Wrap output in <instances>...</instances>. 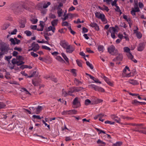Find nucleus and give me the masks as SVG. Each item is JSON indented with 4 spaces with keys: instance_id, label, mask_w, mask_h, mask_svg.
Wrapping results in <instances>:
<instances>
[{
    "instance_id": "43",
    "label": "nucleus",
    "mask_w": 146,
    "mask_h": 146,
    "mask_svg": "<svg viewBox=\"0 0 146 146\" xmlns=\"http://www.w3.org/2000/svg\"><path fill=\"white\" fill-rule=\"evenodd\" d=\"M95 129L97 131L99 132L98 134H100L101 133H102L104 134H106L105 132L103 130H101L99 129L98 128H96Z\"/></svg>"
},
{
    "instance_id": "44",
    "label": "nucleus",
    "mask_w": 146,
    "mask_h": 146,
    "mask_svg": "<svg viewBox=\"0 0 146 146\" xmlns=\"http://www.w3.org/2000/svg\"><path fill=\"white\" fill-rule=\"evenodd\" d=\"M5 77L6 79H10V73L9 72L6 71V74L5 76Z\"/></svg>"
},
{
    "instance_id": "28",
    "label": "nucleus",
    "mask_w": 146,
    "mask_h": 146,
    "mask_svg": "<svg viewBox=\"0 0 146 146\" xmlns=\"http://www.w3.org/2000/svg\"><path fill=\"white\" fill-rule=\"evenodd\" d=\"M92 101H91L89 99H87L85 101V104L86 106H88L90 104H92Z\"/></svg>"
},
{
    "instance_id": "54",
    "label": "nucleus",
    "mask_w": 146,
    "mask_h": 146,
    "mask_svg": "<svg viewBox=\"0 0 146 146\" xmlns=\"http://www.w3.org/2000/svg\"><path fill=\"white\" fill-rule=\"evenodd\" d=\"M14 64H12L11 63L10 64H9V68L11 70H12L14 69L15 70H16L17 69L16 68H14Z\"/></svg>"
},
{
    "instance_id": "13",
    "label": "nucleus",
    "mask_w": 146,
    "mask_h": 146,
    "mask_svg": "<svg viewBox=\"0 0 146 146\" xmlns=\"http://www.w3.org/2000/svg\"><path fill=\"white\" fill-rule=\"evenodd\" d=\"M145 48V45L144 43H141L139 44L137 47V50L139 51H141L143 50Z\"/></svg>"
},
{
    "instance_id": "48",
    "label": "nucleus",
    "mask_w": 146,
    "mask_h": 146,
    "mask_svg": "<svg viewBox=\"0 0 146 146\" xmlns=\"http://www.w3.org/2000/svg\"><path fill=\"white\" fill-rule=\"evenodd\" d=\"M103 1L106 2L107 4L108 5L110 4V2L111 4L112 2H113L112 1V0H103Z\"/></svg>"
},
{
    "instance_id": "15",
    "label": "nucleus",
    "mask_w": 146,
    "mask_h": 146,
    "mask_svg": "<svg viewBox=\"0 0 146 146\" xmlns=\"http://www.w3.org/2000/svg\"><path fill=\"white\" fill-rule=\"evenodd\" d=\"M111 118L115 121L117 123H119L120 122V119L117 116H116L115 115H112L111 116Z\"/></svg>"
},
{
    "instance_id": "47",
    "label": "nucleus",
    "mask_w": 146,
    "mask_h": 146,
    "mask_svg": "<svg viewBox=\"0 0 146 146\" xmlns=\"http://www.w3.org/2000/svg\"><path fill=\"white\" fill-rule=\"evenodd\" d=\"M33 84L35 86H38L39 84V83L38 81H35L33 80H32V81Z\"/></svg>"
},
{
    "instance_id": "11",
    "label": "nucleus",
    "mask_w": 146,
    "mask_h": 146,
    "mask_svg": "<svg viewBox=\"0 0 146 146\" xmlns=\"http://www.w3.org/2000/svg\"><path fill=\"white\" fill-rule=\"evenodd\" d=\"M31 47L33 49V51L36 52L38 50L39 48V46L38 44H36L35 42H33L31 45Z\"/></svg>"
},
{
    "instance_id": "23",
    "label": "nucleus",
    "mask_w": 146,
    "mask_h": 146,
    "mask_svg": "<svg viewBox=\"0 0 146 146\" xmlns=\"http://www.w3.org/2000/svg\"><path fill=\"white\" fill-rule=\"evenodd\" d=\"M122 59L123 56L122 54H119L116 58L113 59V60L115 61L116 60H117L119 61H121Z\"/></svg>"
},
{
    "instance_id": "30",
    "label": "nucleus",
    "mask_w": 146,
    "mask_h": 146,
    "mask_svg": "<svg viewBox=\"0 0 146 146\" xmlns=\"http://www.w3.org/2000/svg\"><path fill=\"white\" fill-rule=\"evenodd\" d=\"M99 19H100L103 22H105L106 20L105 15L103 14H102Z\"/></svg>"
},
{
    "instance_id": "29",
    "label": "nucleus",
    "mask_w": 146,
    "mask_h": 146,
    "mask_svg": "<svg viewBox=\"0 0 146 146\" xmlns=\"http://www.w3.org/2000/svg\"><path fill=\"white\" fill-rule=\"evenodd\" d=\"M58 20L57 19H54L51 22L52 25V26H56L58 23Z\"/></svg>"
},
{
    "instance_id": "42",
    "label": "nucleus",
    "mask_w": 146,
    "mask_h": 146,
    "mask_svg": "<svg viewBox=\"0 0 146 146\" xmlns=\"http://www.w3.org/2000/svg\"><path fill=\"white\" fill-rule=\"evenodd\" d=\"M87 65L91 69H93V67L92 65L90 63L89 61H87L86 62Z\"/></svg>"
},
{
    "instance_id": "41",
    "label": "nucleus",
    "mask_w": 146,
    "mask_h": 146,
    "mask_svg": "<svg viewBox=\"0 0 146 146\" xmlns=\"http://www.w3.org/2000/svg\"><path fill=\"white\" fill-rule=\"evenodd\" d=\"M20 68H21L23 69L24 68H29L30 69H31L32 67L31 66H28L27 65H22L21 66Z\"/></svg>"
},
{
    "instance_id": "24",
    "label": "nucleus",
    "mask_w": 146,
    "mask_h": 146,
    "mask_svg": "<svg viewBox=\"0 0 146 146\" xmlns=\"http://www.w3.org/2000/svg\"><path fill=\"white\" fill-rule=\"evenodd\" d=\"M62 95L65 97L68 95L72 96V94L69 93L68 92H67L66 91H65L64 89L62 90Z\"/></svg>"
},
{
    "instance_id": "56",
    "label": "nucleus",
    "mask_w": 146,
    "mask_h": 146,
    "mask_svg": "<svg viewBox=\"0 0 146 146\" xmlns=\"http://www.w3.org/2000/svg\"><path fill=\"white\" fill-rule=\"evenodd\" d=\"M106 124H110L111 125H113L115 123V122L113 121H111L108 120L106 121L105 122Z\"/></svg>"
},
{
    "instance_id": "39",
    "label": "nucleus",
    "mask_w": 146,
    "mask_h": 146,
    "mask_svg": "<svg viewBox=\"0 0 146 146\" xmlns=\"http://www.w3.org/2000/svg\"><path fill=\"white\" fill-rule=\"evenodd\" d=\"M6 106L5 104L3 102H0V109L4 108Z\"/></svg>"
},
{
    "instance_id": "38",
    "label": "nucleus",
    "mask_w": 146,
    "mask_h": 146,
    "mask_svg": "<svg viewBox=\"0 0 146 146\" xmlns=\"http://www.w3.org/2000/svg\"><path fill=\"white\" fill-rule=\"evenodd\" d=\"M27 3H24L22 5V7L26 9V10H29V8L27 6Z\"/></svg>"
},
{
    "instance_id": "51",
    "label": "nucleus",
    "mask_w": 146,
    "mask_h": 146,
    "mask_svg": "<svg viewBox=\"0 0 146 146\" xmlns=\"http://www.w3.org/2000/svg\"><path fill=\"white\" fill-rule=\"evenodd\" d=\"M17 60H18V61L20 62L21 61H22L23 60V58L21 56H17Z\"/></svg>"
},
{
    "instance_id": "36",
    "label": "nucleus",
    "mask_w": 146,
    "mask_h": 146,
    "mask_svg": "<svg viewBox=\"0 0 146 146\" xmlns=\"http://www.w3.org/2000/svg\"><path fill=\"white\" fill-rule=\"evenodd\" d=\"M62 55L65 60L67 62H68L69 60L68 58L67 57L66 55L64 53H61Z\"/></svg>"
},
{
    "instance_id": "10",
    "label": "nucleus",
    "mask_w": 146,
    "mask_h": 146,
    "mask_svg": "<svg viewBox=\"0 0 146 146\" xmlns=\"http://www.w3.org/2000/svg\"><path fill=\"white\" fill-rule=\"evenodd\" d=\"M11 62L14 65L17 64V66H20L24 63V62L23 61L19 62L15 58H13Z\"/></svg>"
},
{
    "instance_id": "3",
    "label": "nucleus",
    "mask_w": 146,
    "mask_h": 146,
    "mask_svg": "<svg viewBox=\"0 0 146 146\" xmlns=\"http://www.w3.org/2000/svg\"><path fill=\"white\" fill-rule=\"evenodd\" d=\"M80 106V103L78 98L76 97L73 100V107L74 108H77Z\"/></svg>"
},
{
    "instance_id": "34",
    "label": "nucleus",
    "mask_w": 146,
    "mask_h": 146,
    "mask_svg": "<svg viewBox=\"0 0 146 146\" xmlns=\"http://www.w3.org/2000/svg\"><path fill=\"white\" fill-rule=\"evenodd\" d=\"M123 50L124 52H126L128 53L130 52V50L129 48L128 47H125L123 48Z\"/></svg>"
},
{
    "instance_id": "32",
    "label": "nucleus",
    "mask_w": 146,
    "mask_h": 146,
    "mask_svg": "<svg viewBox=\"0 0 146 146\" xmlns=\"http://www.w3.org/2000/svg\"><path fill=\"white\" fill-rule=\"evenodd\" d=\"M55 28L54 27H52V26H49L48 28L47 29V31H52L53 33H54L55 31Z\"/></svg>"
},
{
    "instance_id": "19",
    "label": "nucleus",
    "mask_w": 146,
    "mask_h": 146,
    "mask_svg": "<svg viewBox=\"0 0 146 146\" xmlns=\"http://www.w3.org/2000/svg\"><path fill=\"white\" fill-rule=\"evenodd\" d=\"M99 8L102 11H106L107 12H108L109 11V9L108 7L104 5L103 7H99Z\"/></svg>"
},
{
    "instance_id": "6",
    "label": "nucleus",
    "mask_w": 146,
    "mask_h": 146,
    "mask_svg": "<svg viewBox=\"0 0 146 146\" xmlns=\"http://www.w3.org/2000/svg\"><path fill=\"white\" fill-rule=\"evenodd\" d=\"M83 89V88L81 87L72 88L70 89V90L68 91V92L69 93L72 94V93L78 92L82 90Z\"/></svg>"
},
{
    "instance_id": "35",
    "label": "nucleus",
    "mask_w": 146,
    "mask_h": 146,
    "mask_svg": "<svg viewBox=\"0 0 146 146\" xmlns=\"http://www.w3.org/2000/svg\"><path fill=\"white\" fill-rule=\"evenodd\" d=\"M65 13H64V17L62 19V20L63 21L66 20L69 16H71L72 15L71 14L68 13L67 15L66 16Z\"/></svg>"
},
{
    "instance_id": "12",
    "label": "nucleus",
    "mask_w": 146,
    "mask_h": 146,
    "mask_svg": "<svg viewBox=\"0 0 146 146\" xmlns=\"http://www.w3.org/2000/svg\"><path fill=\"white\" fill-rule=\"evenodd\" d=\"M136 28V29L133 30L134 33L136 34L137 37L138 38L140 39L142 36V34L140 32L137 31L138 30V27H137Z\"/></svg>"
},
{
    "instance_id": "1",
    "label": "nucleus",
    "mask_w": 146,
    "mask_h": 146,
    "mask_svg": "<svg viewBox=\"0 0 146 146\" xmlns=\"http://www.w3.org/2000/svg\"><path fill=\"white\" fill-rule=\"evenodd\" d=\"M108 52L112 55H115L118 52L117 50L113 45H111L108 47Z\"/></svg>"
},
{
    "instance_id": "22",
    "label": "nucleus",
    "mask_w": 146,
    "mask_h": 146,
    "mask_svg": "<svg viewBox=\"0 0 146 146\" xmlns=\"http://www.w3.org/2000/svg\"><path fill=\"white\" fill-rule=\"evenodd\" d=\"M19 23L21 25L20 26L21 27L24 28L25 26V24L26 23V20L24 19L23 20L20 21Z\"/></svg>"
},
{
    "instance_id": "26",
    "label": "nucleus",
    "mask_w": 146,
    "mask_h": 146,
    "mask_svg": "<svg viewBox=\"0 0 146 146\" xmlns=\"http://www.w3.org/2000/svg\"><path fill=\"white\" fill-rule=\"evenodd\" d=\"M77 111L75 110H68V114L73 115L76 113Z\"/></svg>"
},
{
    "instance_id": "59",
    "label": "nucleus",
    "mask_w": 146,
    "mask_h": 146,
    "mask_svg": "<svg viewBox=\"0 0 146 146\" xmlns=\"http://www.w3.org/2000/svg\"><path fill=\"white\" fill-rule=\"evenodd\" d=\"M12 56H5V59L8 62H10V60L12 58Z\"/></svg>"
},
{
    "instance_id": "16",
    "label": "nucleus",
    "mask_w": 146,
    "mask_h": 146,
    "mask_svg": "<svg viewBox=\"0 0 146 146\" xmlns=\"http://www.w3.org/2000/svg\"><path fill=\"white\" fill-rule=\"evenodd\" d=\"M90 26L94 28L97 31H98L99 29V27L96 23L94 22L91 23L90 24Z\"/></svg>"
},
{
    "instance_id": "27",
    "label": "nucleus",
    "mask_w": 146,
    "mask_h": 146,
    "mask_svg": "<svg viewBox=\"0 0 146 146\" xmlns=\"http://www.w3.org/2000/svg\"><path fill=\"white\" fill-rule=\"evenodd\" d=\"M89 88H91L94 89V90L96 91L97 90V88H98V86L96 85H95L94 84H91L88 85Z\"/></svg>"
},
{
    "instance_id": "25",
    "label": "nucleus",
    "mask_w": 146,
    "mask_h": 146,
    "mask_svg": "<svg viewBox=\"0 0 146 146\" xmlns=\"http://www.w3.org/2000/svg\"><path fill=\"white\" fill-rule=\"evenodd\" d=\"M98 49L99 51L102 52L104 50V48L103 45H99L98 46Z\"/></svg>"
},
{
    "instance_id": "45",
    "label": "nucleus",
    "mask_w": 146,
    "mask_h": 146,
    "mask_svg": "<svg viewBox=\"0 0 146 146\" xmlns=\"http://www.w3.org/2000/svg\"><path fill=\"white\" fill-rule=\"evenodd\" d=\"M56 59L59 61L61 62H64V61L63 60V59L60 56H57L56 57Z\"/></svg>"
},
{
    "instance_id": "63",
    "label": "nucleus",
    "mask_w": 146,
    "mask_h": 146,
    "mask_svg": "<svg viewBox=\"0 0 146 146\" xmlns=\"http://www.w3.org/2000/svg\"><path fill=\"white\" fill-rule=\"evenodd\" d=\"M38 21V20L36 19H34L31 20V22L33 24H35Z\"/></svg>"
},
{
    "instance_id": "58",
    "label": "nucleus",
    "mask_w": 146,
    "mask_h": 146,
    "mask_svg": "<svg viewBox=\"0 0 146 146\" xmlns=\"http://www.w3.org/2000/svg\"><path fill=\"white\" fill-rule=\"evenodd\" d=\"M42 48L43 49H45L46 50L50 51L51 50V49L49 47L47 46H46L43 45L42 46Z\"/></svg>"
},
{
    "instance_id": "9",
    "label": "nucleus",
    "mask_w": 146,
    "mask_h": 146,
    "mask_svg": "<svg viewBox=\"0 0 146 146\" xmlns=\"http://www.w3.org/2000/svg\"><path fill=\"white\" fill-rule=\"evenodd\" d=\"M60 44L62 47L65 49L69 44L68 43L64 40H61Z\"/></svg>"
},
{
    "instance_id": "53",
    "label": "nucleus",
    "mask_w": 146,
    "mask_h": 146,
    "mask_svg": "<svg viewBox=\"0 0 146 146\" xmlns=\"http://www.w3.org/2000/svg\"><path fill=\"white\" fill-rule=\"evenodd\" d=\"M122 143L120 142H117L113 144L112 146H121Z\"/></svg>"
},
{
    "instance_id": "55",
    "label": "nucleus",
    "mask_w": 146,
    "mask_h": 146,
    "mask_svg": "<svg viewBox=\"0 0 146 146\" xmlns=\"http://www.w3.org/2000/svg\"><path fill=\"white\" fill-rule=\"evenodd\" d=\"M10 41H11V44L14 45L16 44V41L15 38H11L10 39Z\"/></svg>"
},
{
    "instance_id": "17",
    "label": "nucleus",
    "mask_w": 146,
    "mask_h": 146,
    "mask_svg": "<svg viewBox=\"0 0 146 146\" xmlns=\"http://www.w3.org/2000/svg\"><path fill=\"white\" fill-rule=\"evenodd\" d=\"M127 82L133 85H138L139 84L137 80L133 79L129 80Z\"/></svg>"
},
{
    "instance_id": "62",
    "label": "nucleus",
    "mask_w": 146,
    "mask_h": 146,
    "mask_svg": "<svg viewBox=\"0 0 146 146\" xmlns=\"http://www.w3.org/2000/svg\"><path fill=\"white\" fill-rule=\"evenodd\" d=\"M127 70H128L129 71H130L129 68L127 66H126L123 70V72L125 73L126 72Z\"/></svg>"
},
{
    "instance_id": "5",
    "label": "nucleus",
    "mask_w": 146,
    "mask_h": 146,
    "mask_svg": "<svg viewBox=\"0 0 146 146\" xmlns=\"http://www.w3.org/2000/svg\"><path fill=\"white\" fill-rule=\"evenodd\" d=\"M9 50V48L8 46L5 45H2L0 48V50L3 54H7Z\"/></svg>"
},
{
    "instance_id": "21",
    "label": "nucleus",
    "mask_w": 146,
    "mask_h": 146,
    "mask_svg": "<svg viewBox=\"0 0 146 146\" xmlns=\"http://www.w3.org/2000/svg\"><path fill=\"white\" fill-rule=\"evenodd\" d=\"M97 142L99 145V146H105L106 144L105 142L103 141L100 139H98Z\"/></svg>"
},
{
    "instance_id": "50",
    "label": "nucleus",
    "mask_w": 146,
    "mask_h": 146,
    "mask_svg": "<svg viewBox=\"0 0 146 146\" xmlns=\"http://www.w3.org/2000/svg\"><path fill=\"white\" fill-rule=\"evenodd\" d=\"M97 88V90L96 91H98L102 92H104V90L101 87L98 86Z\"/></svg>"
},
{
    "instance_id": "40",
    "label": "nucleus",
    "mask_w": 146,
    "mask_h": 146,
    "mask_svg": "<svg viewBox=\"0 0 146 146\" xmlns=\"http://www.w3.org/2000/svg\"><path fill=\"white\" fill-rule=\"evenodd\" d=\"M131 103L133 104H135L136 105H139V102L137 101V100H135L132 101Z\"/></svg>"
},
{
    "instance_id": "18",
    "label": "nucleus",
    "mask_w": 146,
    "mask_h": 146,
    "mask_svg": "<svg viewBox=\"0 0 146 146\" xmlns=\"http://www.w3.org/2000/svg\"><path fill=\"white\" fill-rule=\"evenodd\" d=\"M36 108V111H34V113H35L36 114H38L42 110V107L40 106H38Z\"/></svg>"
},
{
    "instance_id": "37",
    "label": "nucleus",
    "mask_w": 146,
    "mask_h": 146,
    "mask_svg": "<svg viewBox=\"0 0 146 146\" xmlns=\"http://www.w3.org/2000/svg\"><path fill=\"white\" fill-rule=\"evenodd\" d=\"M127 55L128 58L131 59V60H132L133 58V55L131 54V52L128 53H127Z\"/></svg>"
},
{
    "instance_id": "61",
    "label": "nucleus",
    "mask_w": 146,
    "mask_h": 146,
    "mask_svg": "<svg viewBox=\"0 0 146 146\" xmlns=\"http://www.w3.org/2000/svg\"><path fill=\"white\" fill-rule=\"evenodd\" d=\"M27 5H28L29 6H35V4L33 3V2L30 1H28L27 3Z\"/></svg>"
},
{
    "instance_id": "31",
    "label": "nucleus",
    "mask_w": 146,
    "mask_h": 146,
    "mask_svg": "<svg viewBox=\"0 0 146 146\" xmlns=\"http://www.w3.org/2000/svg\"><path fill=\"white\" fill-rule=\"evenodd\" d=\"M51 4V3L50 2H48L47 3H44L43 6L42 8L44 9H46L47 8L48 6Z\"/></svg>"
},
{
    "instance_id": "4",
    "label": "nucleus",
    "mask_w": 146,
    "mask_h": 146,
    "mask_svg": "<svg viewBox=\"0 0 146 146\" xmlns=\"http://www.w3.org/2000/svg\"><path fill=\"white\" fill-rule=\"evenodd\" d=\"M109 31L111 33V36L113 38H115V34L117 32L116 29L113 27H110L109 29Z\"/></svg>"
},
{
    "instance_id": "52",
    "label": "nucleus",
    "mask_w": 146,
    "mask_h": 146,
    "mask_svg": "<svg viewBox=\"0 0 146 146\" xmlns=\"http://www.w3.org/2000/svg\"><path fill=\"white\" fill-rule=\"evenodd\" d=\"M76 63L80 67H81L82 66V64L81 61L79 60H76Z\"/></svg>"
},
{
    "instance_id": "2",
    "label": "nucleus",
    "mask_w": 146,
    "mask_h": 146,
    "mask_svg": "<svg viewBox=\"0 0 146 146\" xmlns=\"http://www.w3.org/2000/svg\"><path fill=\"white\" fill-rule=\"evenodd\" d=\"M140 10L138 7L137 3H135L134 5V8H132V10L131 13L133 16L135 15V12H139Z\"/></svg>"
},
{
    "instance_id": "20",
    "label": "nucleus",
    "mask_w": 146,
    "mask_h": 146,
    "mask_svg": "<svg viewBox=\"0 0 146 146\" xmlns=\"http://www.w3.org/2000/svg\"><path fill=\"white\" fill-rule=\"evenodd\" d=\"M104 79L108 84L109 85L112 86L113 85V83L109 81V80L108 78L106 76H104Z\"/></svg>"
},
{
    "instance_id": "14",
    "label": "nucleus",
    "mask_w": 146,
    "mask_h": 146,
    "mask_svg": "<svg viewBox=\"0 0 146 146\" xmlns=\"http://www.w3.org/2000/svg\"><path fill=\"white\" fill-rule=\"evenodd\" d=\"M92 101V105L97 104L102 102L103 100H102L98 99L97 98H95L93 99Z\"/></svg>"
},
{
    "instance_id": "33",
    "label": "nucleus",
    "mask_w": 146,
    "mask_h": 146,
    "mask_svg": "<svg viewBox=\"0 0 146 146\" xmlns=\"http://www.w3.org/2000/svg\"><path fill=\"white\" fill-rule=\"evenodd\" d=\"M57 14H58V16L59 17H60L62 16V9H57Z\"/></svg>"
},
{
    "instance_id": "60",
    "label": "nucleus",
    "mask_w": 146,
    "mask_h": 146,
    "mask_svg": "<svg viewBox=\"0 0 146 146\" xmlns=\"http://www.w3.org/2000/svg\"><path fill=\"white\" fill-rule=\"evenodd\" d=\"M31 54L32 56L34 57H37L38 56L37 54L33 52H31Z\"/></svg>"
},
{
    "instance_id": "8",
    "label": "nucleus",
    "mask_w": 146,
    "mask_h": 146,
    "mask_svg": "<svg viewBox=\"0 0 146 146\" xmlns=\"http://www.w3.org/2000/svg\"><path fill=\"white\" fill-rule=\"evenodd\" d=\"M117 0H114L113 2H112L111 3V5L112 6H115L116 7V8L115 9V11L117 12H120V14H121L122 13V12H121L119 7L117 5Z\"/></svg>"
},
{
    "instance_id": "49",
    "label": "nucleus",
    "mask_w": 146,
    "mask_h": 146,
    "mask_svg": "<svg viewBox=\"0 0 146 146\" xmlns=\"http://www.w3.org/2000/svg\"><path fill=\"white\" fill-rule=\"evenodd\" d=\"M26 34L27 36H29L31 35L32 33L31 31H26L24 32Z\"/></svg>"
},
{
    "instance_id": "46",
    "label": "nucleus",
    "mask_w": 146,
    "mask_h": 146,
    "mask_svg": "<svg viewBox=\"0 0 146 146\" xmlns=\"http://www.w3.org/2000/svg\"><path fill=\"white\" fill-rule=\"evenodd\" d=\"M99 119H102L103 117H105L106 116V115H104L103 113H100L98 114Z\"/></svg>"
},
{
    "instance_id": "64",
    "label": "nucleus",
    "mask_w": 146,
    "mask_h": 146,
    "mask_svg": "<svg viewBox=\"0 0 146 146\" xmlns=\"http://www.w3.org/2000/svg\"><path fill=\"white\" fill-rule=\"evenodd\" d=\"M14 49L15 50H17L19 52H21L22 51V49L21 48L17 47H15L14 48Z\"/></svg>"
},
{
    "instance_id": "7",
    "label": "nucleus",
    "mask_w": 146,
    "mask_h": 146,
    "mask_svg": "<svg viewBox=\"0 0 146 146\" xmlns=\"http://www.w3.org/2000/svg\"><path fill=\"white\" fill-rule=\"evenodd\" d=\"M75 48L71 45H69L65 49L67 53H72L75 50Z\"/></svg>"
},
{
    "instance_id": "57",
    "label": "nucleus",
    "mask_w": 146,
    "mask_h": 146,
    "mask_svg": "<svg viewBox=\"0 0 146 146\" xmlns=\"http://www.w3.org/2000/svg\"><path fill=\"white\" fill-rule=\"evenodd\" d=\"M102 14H101L99 12H97L95 13L96 17L98 19L100 17Z\"/></svg>"
}]
</instances>
